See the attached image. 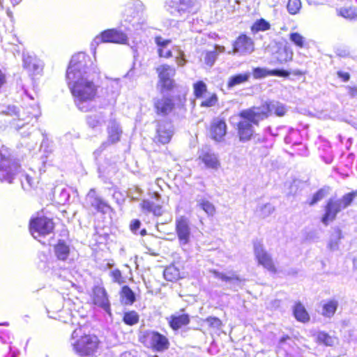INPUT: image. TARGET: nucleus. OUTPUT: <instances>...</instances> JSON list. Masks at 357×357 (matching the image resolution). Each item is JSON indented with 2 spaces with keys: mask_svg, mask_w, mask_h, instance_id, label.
I'll list each match as a JSON object with an SVG mask.
<instances>
[{
  "mask_svg": "<svg viewBox=\"0 0 357 357\" xmlns=\"http://www.w3.org/2000/svg\"><path fill=\"white\" fill-rule=\"evenodd\" d=\"M120 294L121 302L125 305H132L135 301V295L128 286H123Z\"/></svg>",
  "mask_w": 357,
  "mask_h": 357,
  "instance_id": "36",
  "label": "nucleus"
},
{
  "mask_svg": "<svg viewBox=\"0 0 357 357\" xmlns=\"http://www.w3.org/2000/svg\"><path fill=\"white\" fill-rule=\"evenodd\" d=\"M190 322V319L188 314L173 315L171 317L169 321L170 326L174 330H177L183 326L187 325Z\"/></svg>",
  "mask_w": 357,
  "mask_h": 357,
  "instance_id": "32",
  "label": "nucleus"
},
{
  "mask_svg": "<svg viewBox=\"0 0 357 357\" xmlns=\"http://www.w3.org/2000/svg\"><path fill=\"white\" fill-rule=\"evenodd\" d=\"M337 76L338 77L342 79L344 82H347L350 78V75L348 73L342 71H338Z\"/></svg>",
  "mask_w": 357,
  "mask_h": 357,
  "instance_id": "61",
  "label": "nucleus"
},
{
  "mask_svg": "<svg viewBox=\"0 0 357 357\" xmlns=\"http://www.w3.org/2000/svg\"><path fill=\"white\" fill-rule=\"evenodd\" d=\"M123 319L127 325L132 326L138 323L139 315L135 311H130L124 314Z\"/></svg>",
  "mask_w": 357,
  "mask_h": 357,
  "instance_id": "47",
  "label": "nucleus"
},
{
  "mask_svg": "<svg viewBox=\"0 0 357 357\" xmlns=\"http://www.w3.org/2000/svg\"><path fill=\"white\" fill-rule=\"evenodd\" d=\"M287 339H289V337H288V336L282 337V338L280 339V344H282V342H284Z\"/></svg>",
  "mask_w": 357,
  "mask_h": 357,
  "instance_id": "64",
  "label": "nucleus"
},
{
  "mask_svg": "<svg viewBox=\"0 0 357 357\" xmlns=\"http://www.w3.org/2000/svg\"><path fill=\"white\" fill-rule=\"evenodd\" d=\"M73 351L82 357H96L100 351V342L96 335L82 334L81 328L72 333L70 342Z\"/></svg>",
  "mask_w": 357,
  "mask_h": 357,
  "instance_id": "2",
  "label": "nucleus"
},
{
  "mask_svg": "<svg viewBox=\"0 0 357 357\" xmlns=\"http://www.w3.org/2000/svg\"><path fill=\"white\" fill-rule=\"evenodd\" d=\"M158 54L160 57L170 58L172 56V51L166 48H158Z\"/></svg>",
  "mask_w": 357,
  "mask_h": 357,
  "instance_id": "56",
  "label": "nucleus"
},
{
  "mask_svg": "<svg viewBox=\"0 0 357 357\" xmlns=\"http://www.w3.org/2000/svg\"><path fill=\"white\" fill-rule=\"evenodd\" d=\"M20 169L17 162L10 158L6 149L2 148L0 150V181L12 183L20 173Z\"/></svg>",
  "mask_w": 357,
  "mask_h": 357,
  "instance_id": "5",
  "label": "nucleus"
},
{
  "mask_svg": "<svg viewBox=\"0 0 357 357\" xmlns=\"http://www.w3.org/2000/svg\"><path fill=\"white\" fill-rule=\"evenodd\" d=\"M270 24L264 19L257 20L251 27V30L253 33L258 31H265L270 29Z\"/></svg>",
  "mask_w": 357,
  "mask_h": 357,
  "instance_id": "46",
  "label": "nucleus"
},
{
  "mask_svg": "<svg viewBox=\"0 0 357 357\" xmlns=\"http://www.w3.org/2000/svg\"><path fill=\"white\" fill-rule=\"evenodd\" d=\"M199 158L205 164V165L211 169H218L220 166V162L215 154L212 153H204L199 156Z\"/></svg>",
  "mask_w": 357,
  "mask_h": 357,
  "instance_id": "28",
  "label": "nucleus"
},
{
  "mask_svg": "<svg viewBox=\"0 0 357 357\" xmlns=\"http://www.w3.org/2000/svg\"><path fill=\"white\" fill-rule=\"evenodd\" d=\"M225 51L224 46L215 45L213 51H208L206 52L204 56L205 63L211 67L215 62L218 54L222 53Z\"/></svg>",
  "mask_w": 357,
  "mask_h": 357,
  "instance_id": "31",
  "label": "nucleus"
},
{
  "mask_svg": "<svg viewBox=\"0 0 357 357\" xmlns=\"http://www.w3.org/2000/svg\"><path fill=\"white\" fill-rule=\"evenodd\" d=\"M163 275L167 280L173 281L179 277V271L174 266H170L164 270Z\"/></svg>",
  "mask_w": 357,
  "mask_h": 357,
  "instance_id": "43",
  "label": "nucleus"
},
{
  "mask_svg": "<svg viewBox=\"0 0 357 357\" xmlns=\"http://www.w3.org/2000/svg\"><path fill=\"white\" fill-rule=\"evenodd\" d=\"M144 342L149 347L158 351H162L169 347L168 339L155 331H147L144 335Z\"/></svg>",
  "mask_w": 357,
  "mask_h": 357,
  "instance_id": "14",
  "label": "nucleus"
},
{
  "mask_svg": "<svg viewBox=\"0 0 357 357\" xmlns=\"http://www.w3.org/2000/svg\"><path fill=\"white\" fill-rule=\"evenodd\" d=\"M60 202L65 203L70 198V194L66 189H62L60 192Z\"/></svg>",
  "mask_w": 357,
  "mask_h": 357,
  "instance_id": "58",
  "label": "nucleus"
},
{
  "mask_svg": "<svg viewBox=\"0 0 357 357\" xmlns=\"http://www.w3.org/2000/svg\"><path fill=\"white\" fill-rule=\"evenodd\" d=\"M344 208L341 205L339 199H332L328 200L326 209L325 214L322 218V222L327 225L329 222L334 220L336 218V215L338 213L342 211Z\"/></svg>",
  "mask_w": 357,
  "mask_h": 357,
  "instance_id": "20",
  "label": "nucleus"
},
{
  "mask_svg": "<svg viewBox=\"0 0 357 357\" xmlns=\"http://www.w3.org/2000/svg\"><path fill=\"white\" fill-rule=\"evenodd\" d=\"M293 311L295 318L298 321L305 323L310 320L309 314L301 303H296Z\"/></svg>",
  "mask_w": 357,
  "mask_h": 357,
  "instance_id": "33",
  "label": "nucleus"
},
{
  "mask_svg": "<svg viewBox=\"0 0 357 357\" xmlns=\"http://www.w3.org/2000/svg\"><path fill=\"white\" fill-rule=\"evenodd\" d=\"M255 256L258 263L271 271H275L273 260L270 255L265 250L260 242L254 243Z\"/></svg>",
  "mask_w": 357,
  "mask_h": 357,
  "instance_id": "19",
  "label": "nucleus"
},
{
  "mask_svg": "<svg viewBox=\"0 0 357 357\" xmlns=\"http://www.w3.org/2000/svg\"><path fill=\"white\" fill-rule=\"evenodd\" d=\"M84 206L88 208H93L103 214L107 213L112 210L111 206L97 195L94 188L90 189L86 195Z\"/></svg>",
  "mask_w": 357,
  "mask_h": 357,
  "instance_id": "12",
  "label": "nucleus"
},
{
  "mask_svg": "<svg viewBox=\"0 0 357 357\" xmlns=\"http://www.w3.org/2000/svg\"><path fill=\"white\" fill-rule=\"evenodd\" d=\"M338 307V301L335 299L326 301L322 305L321 314L328 318H331L335 313Z\"/></svg>",
  "mask_w": 357,
  "mask_h": 357,
  "instance_id": "27",
  "label": "nucleus"
},
{
  "mask_svg": "<svg viewBox=\"0 0 357 357\" xmlns=\"http://www.w3.org/2000/svg\"><path fill=\"white\" fill-rule=\"evenodd\" d=\"M205 321L208 324L210 327L215 329H219L222 326L221 320L217 317H209L206 319Z\"/></svg>",
  "mask_w": 357,
  "mask_h": 357,
  "instance_id": "52",
  "label": "nucleus"
},
{
  "mask_svg": "<svg viewBox=\"0 0 357 357\" xmlns=\"http://www.w3.org/2000/svg\"><path fill=\"white\" fill-rule=\"evenodd\" d=\"M128 41L127 36L122 31L116 29H108L96 36L91 43V47L96 48L100 43H114L126 44Z\"/></svg>",
  "mask_w": 357,
  "mask_h": 357,
  "instance_id": "11",
  "label": "nucleus"
},
{
  "mask_svg": "<svg viewBox=\"0 0 357 357\" xmlns=\"http://www.w3.org/2000/svg\"><path fill=\"white\" fill-rule=\"evenodd\" d=\"M175 229L180 246L183 248L188 245L192 236L189 219L183 215L177 217L175 220Z\"/></svg>",
  "mask_w": 357,
  "mask_h": 357,
  "instance_id": "10",
  "label": "nucleus"
},
{
  "mask_svg": "<svg viewBox=\"0 0 357 357\" xmlns=\"http://www.w3.org/2000/svg\"><path fill=\"white\" fill-rule=\"evenodd\" d=\"M20 181L24 190L31 188L33 184V179L28 174H22L20 176Z\"/></svg>",
  "mask_w": 357,
  "mask_h": 357,
  "instance_id": "50",
  "label": "nucleus"
},
{
  "mask_svg": "<svg viewBox=\"0 0 357 357\" xmlns=\"http://www.w3.org/2000/svg\"><path fill=\"white\" fill-rule=\"evenodd\" d=\"M211 273H213L215 278L228 282L231 285V287L234 289H236L238 287H241V286L242 280L234 273L230 275H227L226 274L215 270H211Z\"/></svg>",
  "mask_w": 357,
  "mask_h": 357,
  "instance_id": "24",
  "label": "nucleus"
},
{
  "mask_svg": "<svg viewBox=\"0 0 357 357\" xmlns=\"http://www.w3.org/2000/svg\"><path fill=\"white\" fill-rule=\"evenodd\" d=\"M153 198H154L157 202L160 201V195L158 192H154L153 195Z\"/></svg>",
  "mask_w": 357,
  "mask_h": 357,
  "instance_id": "62",
  "label": "nucleus"
},
{
  "mask_svg": "<svg viewBox=\"0 0 357 357\" xmlns=\"http://www.w3.org/2000/svg\"><path fill=\"white\" fill-rule=\"evenodd\" d=\"M317 341L327 347H333L337 343V338L331 336L325 332H319L317 335Z\"/></svg>",
  "mask_w": 357,
  "mask_h": 357,
  "instance_id": "37",
  "label": "nucleus"
},
{
  "mask_svg": "<svg viewBox=\"0 0 357 357\" xmlns=\"http://www.w3.org/2000/svg\"><path fill=\"white\" fill-rule=\"evenodd\" d=\"M289 39L299 47L304 46V38L298 33H291L289 36Z\"/></svg>",
  "mask_w": 357,
  "mask_h": 357,
  "instance_id": "51",
  "label": "nucleus"
},
{
  "mask_svg": "<svg viewBox=\"0 0 357 357\" xmlns=\"http://www.w3.org/2000/svg\"><path fill=\"white\" fill-rule=\"evenodd\" d=\"M29 228L33 238H38L52 233L54 229V223L48 218L40 217L31 220Z\"/></svg>",
  "mask_w": 357,
  "mask_h": 357,
  "instance_id": "9",
  "label": "nucleus"
},
{
  "mask_svg": "<svg viewBox=\"0 0 357 357\" xmlns=\"http://www.w3.org/2000/svg\"><path fill=\"white\" fill-rule=\"evenodd\" d=\"M114 282L121 284L123 282L121 272L119 269H114L109 273Z\"/></svg>",
  "mask_w": 357,
  "mask_h": 357,
  "instance_id": "55",
  "label": "nucleus"
},
{
  "mask_svg": "<svg viewBox=\"0 0 357 357\" xmlns=\"http://www.w3.org/2000/svg\"><path fill=\"white\" fill-rule=\"evenodd\" d=\"M22 0H10L13 5L18 4Z\"/></svg>",
  "mask_w": 357,
  "mask_h": 357,
  "instance_id": "63",
  "label": "nucleus"
},
{
  "mask_svg": "<svg viewBox=\"0 0 357 357\" xmlns=\"http://www.w3.org/2000/svg\"><path fill=\"white\" fill-rule=\"evenodd\" d=\"M93 303L111 315L110 302L106 289L100 285L94 286L91 296Z\"/></svg>",
  "mask_w": 357,
  "mask_h": 357,
  "instance_id": "15",
  "label": "nucleus"
},
{
  "mask_svg": "<svg viewBox=\"0 0 357 357\" xmlns=\"http://www.w3.org/2000/svg\"><path fill=\"white\" fill-rule=\"evenodd\" d=\"M357 197V190L344 195L340 199H338L343 208L351 206L354 199Z\"/></svg>",
  "mask_w": 357,
  "mask_h": 357,
  "instance_id": "40",
  "label": "nucleus"
},
{
  "mask_svg": "<svg viewBox=\"0 0 357 357\" xmlns=\"http://www.w3.org/2000/svg\"><path fill=\"white\" fill-rule=\"evenodd\" d=\"M156 70L158 73L159 84L161 87V91H169L173 89L174 86L173 77L176 74L175 68L164 64L158 67Z\"/></svg>",
  "mask_w": 357,
  "mask_h": 357,
  "instance_id": "13",
  "label": "nucleus"
},
{
  "mask_svg": "<svg viewBox=\"0 0 357 357\" xmlns=\"http://www.w3.org/2000/svg\"><path fill=\"white\" fill-rule=\"evenodd\" d=\"M200 103L201 107H210L214 106L218 102V97L215 93H207Z\"/></svg>",
  "mask_w": 357,
  "mask_h": 357,
  "instance_id": "44",
  "label": "nucleus"
},
{
  "mask_svg": "<svg viewBox=\"0 0 357 357\" xmlns=\"http://www.w3.org/2000/svg\"><path fill=\"white\" fill-rule=\"evenodd\" d=\"M178 103H176L175 100L167 96L156 98L153 100V107L157 115L160 116H166L170 114L177 107L183 106L185 99L178 98Z\"/></svg>",
  "mask_w": 357,
  "mask_h": 357,
  "instance_id": "8",
  "label": "nucleus"
},
{
  "mask_svg": "<svg viewBox=\"0 0 357 357\" xmlns=\"http://www.w3.org/2000/svg\"><path fill=\"white\" fill-rule=\"evenodd\" d=\"M22 63L23 68L32 75H38L43 70V62L32 53L24 52Z\"/></svg>",
  "mask_w": 357,
  "mask_h": 357,
  "instance_id": "18",
  "label": "nucleus"
},
{
  "mask_svg": "<svg viewBox=\"0 0 357 357\" xmlns=\"http://www.w3.org/2000/svg\"><path fill=\"white\" fill-rule=\"evenodd\" d=\"M167 11L178 20H184L191 15L196 14L200 4L196 0H167Z\"/></svg>",
  "mask_w": 357,
  "mask_h": 357,
  "instance_id": "3",
  "label": "nucleus"
},
{
  "mask_svg": "<svg viewBox=\"0 0 357 357\" xmlns=\"http://www.w3.org/2000/svg\"><path fill=\"white\" fill-rule=\"evenodd\" d=\"M107 140L102 143L96 151H102L110 144H115L120 140L122 134L121 128L114 118L111 117L107 125Z\"/></svg>",
  "mask_w": 357,
  "mask_h": 357,
  "instance_id": "16",
  "label": "nucleus"
},
{
  "mask_svg": "<svg viewBox=\"0 0 357 357\" xmlns=\"http://www.w3.org/2000/svg\"><path fill=\"white\" fill-rule=\"evenodd\" d=\"M342 238V232L339 229H335L330 237L328 248L332 251L337 250L339 248V242Z\"/></svg>",
  "mask_w": 357,
  "mask_h": 357,
  "instance_id": "38",
  "label": "nucleus"
},
{
  "mask_svg": "<svg viewBox=\"0 0 357 357\" xmlns=\"http://www.w3.org/2000/svg\"><path fill=\"white\" fill-rule=\"evenodd\" d=\"M255 50V44L252 39L245 34L240 35L233 43V50L229 54H239L247 55Z\"/></svg>",
  "mask_w": 357,
  "mask_h": 357,
  "instance_id": "17",
  "label": "nucleus"
},
{
  "mask_svg": "<svg viewBox=\"0 0 357 357\" xmlns=\"http://www.w3.org/2000/svg\"><path fill=\"white\" fill-rule=\"evenodd\" d=\"M176 63L178 66H183L185 64L186 60L184 58V53L183 52H178V54L176 56Z\"/></svg>",
  "mask_w": 357,
  "mask_h": 357,
  "instance_id": "57",
  "label": "nucleus"
},
{
  "mask_svg": "<svg viewBox=\"0 0 357 357\" xmlns=\"http://www.w3.org/2000/svg\"><path fill=\"white\" fill-rule=\"evenodd\" d=\"M274 207L269 203L259 205L257 208L258 215L262 218L269 216L273 211Z\"/></svg>",
  "mask_w": 357,
  "mask_h": 357,
  "instance_id": "41",
  "label": "nucleus"
},
{
  "mask_svg": "<svg viewBox=\"0 0 357 357\" xmlns=\"http://www.w3.org/2000/svg\"><path fill=\"white\" fill-rule=\"evenodd\" d=\"M301 8V0H289L287 9L289 14L291 15H296L299 13Z\"/></svg>",
  "mask_w": 357,
  "mask_h": 357,
  "instance_id": "48",
  "label": "nucleus"
},
{
  "mask_svg": "<svg viewBox=\"0 0 357 357\" xmlns=\"http://www.w3.org/2000/svg\"><path fill=\"white\" fill-rule=\"evenodd\" d=\"M287 109L285 106L279 102H269L260 107H253L249 111L243 113L246 117H252L255 122L257 120H264L270 114L274 113L277 116H282L285 114Z\"/></svg>",
  "mask_w": 357,
  "mask_h": 357,
  "instance_id": "6",
  "label": "nucleus"
},
{
  "mask_svg": "<svg viewBox=\"0 0 357 357\" xmlns=\"http://www.w3.org/2000/svg\"><path fill=\"white\" fill-rule=\"evenodd\" d=\"M107 114L104 112H97L86 116V121L87 125L93 128L102 127L105 123Z\"/></svg>",
  "mask_w": 357,
  "mask_h": 357,
  "instance_id": "25",
  "label": "nucleus"
},
{
  "mask_svg": "<svg viewBox=\"0 0 357 357\" xmlns=\"http://www.w3.org/2000/svg\"><path fill=\"white\" fill-rule=\"evenodd\" d=\"M26 114H28L27 118H38L40 115L39 107L38 105H34L30 109L26 108Z\"/></svg>",
  "mask_w": 357,
  "mask_h": 357,
  "instance_id": "54",
  "label": "nucleus"
},
{
  "mask_svg": "<svg viewBox=\"0 0 357 357\" xmlns=\"http://www.w3.org/2000/svg\"><path fill=\"white\" fill-rule=\"evenodd\" d=\"M197 206L208 215L213 216L215 213L214 205L207 199H199L197 201Z\"/></svg>",
  "mask_w": 357,
  "mask_h": 357,
  "instance_id": "39",
  "label": "nucleus"
},
{
  "mask_svg": "<svg viewBox=\"0 0 357 357\" xmlns=\"http://www.w3.org/2000/svg\"><path fill=\"white\" fill-rule=\"evenodd\" d=\"M89 57L79 52L73 56L66 71V79L75 105L82 112L89 110V103L97 93V86L93 82L95 75L89 70Z\"/></svg>",
  "mask_w": 357,
  "mask_h": 357,
  "instance_id": "1",
  "label": "nucleus"
},
{
  "mask_svg": "<svg viewBox=\"0 0 357 357\" xmlns=\"http://www.w3.org/2000/svg\"><path fill=\"white\" fill-rule=\"evenodd\" d=\"M253 77L255 79H262L267 76H278V77H288L289 73L284 70H268L265 68H255L252 72Z\"/></svg>",
  "mask_w": 357,
  "mask_h": 357,
  "instance_id": "22",
  "label": "nucleus"
},
{
  "mask_svg": "<svg viewBox=\"0 0 357 357\" xmlns=\"http://www.w3.org/2000/svg\"><path fill=\"white\" fill-rule=\"evenodd\" d=\"M0 114L13 116L15 115L18 117V121H26L22 114H19L18 109L15 105H0Z\"/></svg>",
  "mask_w": 357,
  "mask_h": 357,
  "instance_id": "35",
  "label": "nucleus"
},
{
  "mask_svg": "<svg viewBox=\"0 0 357 357\" xmlns=\"http://www.w3.org/2000/svg\"><path fill=\"white\" fill-rule=\"evenodd\" d=\"M121 89L119 79H110L107 83L106 90L111 95V98L115 100Z\"/></svg>",
  "mask_w": 357,
  "mask_h": 357,
  "instance_id": "34",
  "label": "nucleus"
},
{
  "mask_svg": "<svg viewBox=\"0 0 357 357\" xmlns=\"http://www.w3.org/2000/svg\"><path fill=\"white\" fill-rule=\"evenodd\" d=\"M144 10L145 6L141 1L128 3L123 12L125 20L132 23L135 30H144L146 27V20L142 16Z\"/></svg>",
  "mask_w": 357,
  "mask_h": 357,
  "instance_id": "7",
  "label": "nucleus"
},
{
  "mask_svg": "<svg viewBox=\"0 0 357 357\" xmlns=\"http://www.w3.org/2000/svg\"><path fill=\"white\" fill-rule=\"evenodd\" d=\"M347 89L348 91V94L351 98H354L357 96V87L356 86H347Z\"/></svg>",
  "mask_w": 357,
  "mask_h": 357,
  "instance_id": "60",
  "label": "nucleus"
},
{
  "mask_svg": "<svg viewBox=\"0 0 357 357\" xmlns=\"http://www.w3.org/2000/svg\"><path fill=\"white\" fill-rule=\"evenodd\" d=\"M155 43L158 48H166L171 43V40L165 39L161 36H157L155 38Z\"/></svg>",
  "mask_w": 357,
  "mask_h": 357,
  "instance_id": "53",
  "label": "nucleus"
},
{
  "mask_svg": "<svg viewBox=\"0 0 357 357\" xmlns=\"http://www.w3.org/2000/svg\"><path fill=\"white\" fill-rule=\"evenodd\" d=\"M144 211L153 213L155 216H161L164 211L160 204H156L152 201L144 199L140 204Z\"/></svg>",
  "mask_w": 357,
  "mask_h": 357,
  "instance_id": "26",
  "label": "nucleus"
},
{
  "mask_svg": "<svg viewBox=\"0 0 357 357\" xmlns=\"http://www.w3.org/2000/svg\"><path fill=\"white\" fill-rule=\"evenodd\" d=\"M251 73L250 72L241 73L231 76L228 79L227 86L228 88H233L235 86L248 82L250 77Z\"/></svg>",
  "mask_w": 357,
  "mask_h": 357,
  "instance_id": "29",
  "label": "nucleus"
},
{
  "mask_svg": "<svg viewBox=\"0 0 357 357\" xmlns=\"http://www.w3.org/2000/svg\"><path fill=\"white\" fill-rule=\"evenodd\" d=\"M140 225H141V222L139 220H134L132 221L130 227L131 231L136 234L137 230L139 229Z\"/></svg>",
  "mask_w": 357,
  "mask_h": 357,
  "instance_id": "59",
  "label": "nucleus"
},
{
  "mask_svg": "<svg viewBox=\"0 0 357 357\" xmlns=\"http://www.w3.org/2000/svg\"><path fill=\"white\" fill-rule=\"evenodd\" d=\"M193 88L194 94L197 98H202L206 94L208 93L206 85L202 81H199L194 84Z\"/></svg>",
  "mask_w": 357,
  "mask_h": 357,
  "instance_id": "42",
  "label": "nucleus"
},
{
  "mask_svg": "<svg viewBox=\"0 0 357 357\" xmlns=\"http://www.w3.org/2000/svg\"><path fill=\"white\" fill-rule=\"evenodd\" d=\"M341 16L344 18L354 20L357 18V8H349L341 9L340 11Z\"/></svg>",
  "mask_w": 357,
  "mask_h": 357,
  "instance_id": "49",
  "label": "nucleus"
},
{
  "mask_svg": "<svg viewBox=\"0 0 357 357\" xmlns=\"http://www.w3.org/2000/svg\"><path fill=\"white\" fill-rule=\"evenodd\" d=\"M249 109L242 110L238 114L233 115L229 119V122L232 125H236L238 134L241 142H248L251 139L255 130L253 125L257 126L261 120H257L256 122L252 117H246L243 113L249 111Z\"/></svg>",
  "mask_w": 357,
  "mask_h": 357,
  "instance_id": "4",
  "label": "nucleus"
},
{
  "mask_svg": "<svg viewBox=\"0 0 357 357\" xmlns=\"http://www.w3.org/2000/svg\"><path fill=\"white\" fill-rule=\"evenodd\" d=\"M54 255L56 257L61 261H66L70 252L69 247L63 242L59 241L54 246Z\"/></svg>",
  "mask_w": 357,
  "mask_h": 357,
  "instance_id": "30",
  "label": "nucleus"
},
{
  "mask_svg": "<svg viewBox=\"0 0 357 357\" xmlns=\"http://www.w3.org/2000/svg\"><path fill=\"white\" fill-rule=\"evenodd\" d=\"M173 135L172 126L169 123H162L158 125L156 139L163 144L169 142Z\"/></svg>",
  "mask_w": 357,
  "mask_h": 357,
  "instance_id": "23",
  "label": "nucleus"
},
{
  "mask_svg": "<svg viewBox=\"0 0 357 357\" xmlns=\"http://www.w3.org/2000/svg\"><path fill=\"white\" fill-rule=\"evenodd\" d=\"M330 188L324 187L319 189L312 197V199L308 202L309 205L312 206L324 199L329 192Z\"/></svg>",
  "mask_w": 357,
  "mask_h": 357,
  "instance_id": "45",
  "label": "nucleus"
},
{
  "mask_svg": "<svg viewBox=\"0 0 357 357\" xmlns=\"http://www.w3.org/2000/svg\"><path fill=\"white\" fill-rule=\"evenodd\" d=\"M227 132V125L224 120L216 118L211 123L210 135L212 139L221 142Z\"/></svg>",
  "mask_w": 357,
  "mask_h": 357,
  "instance_id": "21",
  "label": "nucleus"
}]
</instances>
